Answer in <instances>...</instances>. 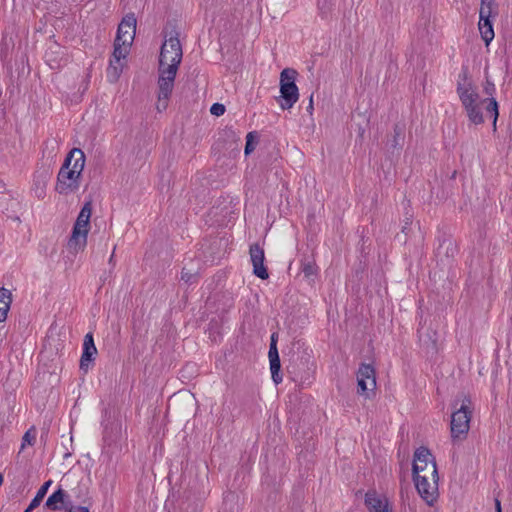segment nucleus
<instances>
[{"instance_id": "obj_25", "label": "nucleus", "mask_w": 512, "mask_h": 512, "mask_svg": "<svg viewBox=\"0 0 512 512\" xmlns=\"http://www.w3.org/2000/svg\"><path fill=\"white\" fill-rule=\"evenodd\" d=\"M36 439V430L34 428L26 431L22 438L21 449H24L26 445H32Z\"/></svg>"}, {"instance_id": "obj_38", "label": "nucleus", "mask_w": 512, "mask_h": 512, "mask_svg": "<svg viewBox=\"0 0 512 512\" xmlns=\"http://www.w3.org/2000/svg\"><path fill=\"white\" fill-rule=\"evenodd\" d=\"M484 2H485V0H482V3H484Z\"/></svg>"}, {"instance_id": "obj_14", "label": "nucleus", "mask_w": 512, "mask_h": 512, "mask_svg": "<svg viewBox=\"0 0 512 512\" xmlns=\"http://www.w3.org/2000/svg\"><path fill=\"white\" fill-rule=\"evenodd\" d=\"M91 214H92V202L87 201L84 203L83 207L81 208V210L77 216V219L73 225V229L84 230V231L89 232Z\"/></svg>"}, {"instance_id": "obj_18", "label": "nucleus", "mask_w": 512, "mask_h": 512, "mask_svg": "<svg viewBox=\"0 0 512 512\" xmlns=\"http://www.w3.org/2000/svg\"><path fill=\"white\" fill-rule=\"evenodd\" d=\"M11 301V292L8 289L0 288V322H3L7 318Z\"/></svg>"}, {"instance_id": "obj_7", "label": "nucleus", "mask_w": 512, "mask_h": 512, "mask_svg": "<svg viewBox=\"0 0 512 512\" xmlns=\"http://www.w3.org/2000/svg\"><path fill=\"white\" fill-rule=\"evenodd\" d=\"M178 70L172 68H159L158 102L157 109L163 111L168 106V100L174 87V80Z\"/></svg>"}, {"instance_id": "obj_12", "label": "nucleus", "mask_w": 512, "mask_h": 512, "mask_svg": "<svg viewBox=\"0 0 512 512\" xmlns=\"http://www.w3.org/2000/svg\"><path fill=\"white\" fill-rule=\"evenodd\" d=\"M97 353L94 339L91 333H88L84 337L83 342V353L80 359V368L87 370L89 363L93 360L94 355Z\"/></svg>"}, {"instance_id": "obj_17", "label": "nucleus", "mask_w": 512, "mask_h": 512, "mask_svg": "<svg viewBox=\"0 0 512 512\" xmlns=\"http://www.w3.org/2000/svg\"><path fill=\"white\" fill-rule=\"evenodd\" d=\"M364 380L369 383L371 387H376V373L372 365L363 363L357 371V379Z\"/></svg>"}, {"instance_id": "obj_33", "label": "nucleus", "mask_w": 512, "mask_h": 512, "mask_svg": "<svg viewBox=\"0 0 512 512\" xmlns=\"http://www.w3.org/2000/svg\"><path fill=\"white\" fill-rule=\"evenodd\" d=\"M39 505H33V500L30 502L29 506L27 507V509L25 510V512H31L33 511L35 508H37Z\"/></svg>"}, {"instance_id": "obj_21", "label": "nucleus", "mask_w": 512, "mask_h": 512, "mask_svg": "<svg viewBox=\"0 0 512 512\" xmlns=\"http://www.w3.org/2000/svg\"><path fill=\"white\" fill-rule=\"evenodd\" d=\"M301 267H302V272H303L304 276L308 280H312V278L314 276H316V274L318 272V267L315 264V262L312 260L302 262Z\"/></svg>"}, {"instance_id": "obj_29", "label": "nucleus", "mask_w": 512, "mask_h": 512, "mask_svg": "<svg viewBox=\"0 0 512 512\" xmlns=\"http://www.w3.org/2000/svg\"><path fill=\"white\" fill-rule=\"evenodd\" d=\"M480 20L489 19L491 15V7L490 5L482 6L480 9Z\"/></svg>"}, {"instance_id": "obj_2", "label": "nucleus", "mask_w": 512, "mask_h": 512, "mask_svg": "<svg viewBox=\"0 0 512 512\" xmlns=\"http://www.w3.org/2000/svg\"><path fill=\"white\" fill-rule=\"evenodd\" d=\"M137 20L133 13L126 15L118 25L112 57L107 68V79L116 82L123 70L124 60L130 52L136 34Z\"/></svg>"}, {"instance_id": "obj_11", "label": "nucleus", "mask_w": 512, "mask_h": 512, "mask_svg": "<svg viewBox=\"0 0 512 512\" xmlns=\"http://www.w3.org/2000/svg\"><path fill=\"white\" fill-rule=\"evenodd\" d=\"M70 502L71 498L67 492L59 488L48 497L45 506L50 510H64L66 512Z\"/></svg>"}, {"instance_id": "obj_3", "label": "nucleus", "mask_w": 512, "mask_h": 512, "mask_svg": "<svg viewBox=\"0 0 512 512\" xmlns=\"http://www.w3.org/2000/svg\"><path fill=\"white\" fill-rule=\"evenodd\" d=\"M85 166V154L79 148H73L62 164L56 183V191L67 195L76 192L80 187V179Z\"/></svg>"}, {"instance_id": "obj_34", "label": "nucleus", "mask_w": 512, "mask_h": 512, "mask_svg": "<svg viewBox=\"0 0 512 512\" xmlns=\"http://www.w3.org/2000/svg\"><path fill=\"white\" fill-rule=\"evenodd\" d=\"M495 512H501V502L498 499H495Z\"/></svg>"}, {"instance_id": "obj_30", "label": "nucleus", "mask_w": 512, "mask_h": 512, "mask_svg": "<svg viewBox=\"0 0 512 512\" xmlns=\"http://www.w3.org/2000/svg\"><path fill=\"white\" fill-rule=\"evenodd\" d=\"M495 85L489 79H486V83L484 85V91L487 95L492 96L495 93Z\"/></svg>"}, {"instance_id": "obj_13", "label": "nucleus", "mask_w": 512, "mask_h": 512, "mask_svg": "<svg viewBox=\"0 0 512 512\" xmlns=\"http://www.w3.org/2000/svg\"><path fill=\"white\" fill-rule=\"evenodd\" d=\"M87 238V231L72 229V234L67 243L68 250L74 254L83 251L87 245Z\"/></svg>"}, {"instance_id": "obj_35", "label": "nucleus", "mask_w": 512, "mask_h": 512, "mask_svg": "<svg viewBox=\"0 0 512 512\" xmlns=\"http://www.w3.org/2000/svg\"><path fill=\"white\" fill-rule=\"evenodd\" d=\"M312 99H313V96L311 95L310 103H309V107H308L309 109H313V100Z\"/></svg>"}, {"instance_id": "obj_36", "label": "nucleus", "mask_w": 512, "mask_h": 512, "mask_svg": "<svg viewBox=\"0 0 512 512\" xmlns=\"http://www.w3.org/2000/svg\"><path fill=\"white\" fill-rule=\"evenodd\" d=\"M114 251H115V249L113 250V253H112V255H111L110 259H109V261H110V262L113 260V257H114Z\"/></svg>"}, {"instance_id": "obj_8", "label": "nucleus", "mask_w": 512, "mask_h": 512, "mask_svg": "<svg viewBox=\"0 0 512 512\" xmlns=\"http://www.w3.org/2000/svg\"><path fill=\"white\" fill-rule=\"evenodd\" d=\"M415 487L421 498L428 504L433 505L438 496V472L423 474L414 477Z\"/></svg>"}, {"instance_id": "obj_26", "label": "nucleus", "mask_w": 512, "mask_h": 512, "mask_svg": "<svg viewBox=\"0 0 512 512\" xmlns=\"http://www.w3.org/2000/svg\"><path fill=\"white\" fill-rule=\"evenodd\" d=\"M210 112L212 115L221 116L225 113V106L220 103H214L210 108Z\"/></svg>"}, {"instance_id": "obj_27", "label": "nucleus", "mask_w": 512, "mask_h": 512, "mask_svg": "<svg viewBox=\"0 0 512 512\" xmlns=\"http://www.w3.org/2000/svg\"><path fill=\"white\" fill-rule=\"evenodd\" d=\"M394 133H395V136H394V146H397V145H399V140L403 139V129H402V127H400L399 125H396L394 127Z\"/></svg>"}, {"instance_id": "obj_19", "label": "nucleus", "mask_w": 512, "mask_h": 512, "mask_svg": "<svg viewBox=\"0 0 512 512\" xmlns=\"http://www.w3.org/2000/svg\"><path fill=\"white\" fill-rule=\"evenodd\" d=\"M479 30L482 39L486 45H489L494 38V31L490 19L479 20Z\"/></svg>"}, {"instance_id": "obj_37", "label": "nucleus", "mask_w": 512, "mask_h": 512, "mask_svg": "<svg viewBox=\"0 0 512 512\" xmlns=\"http://www.w3.org/2000/svg\"><path fill=\"white\" fill-rule=\"evenodd\" d=\"M2 482H3V476H2V474L0 473V485L2 484Z\"/></svg>"}, {"instance_id": "obj_28", "label": "nucleus", "mask_w": 512, "mask_h": 512, "mask_svg": "<svg viewBox=\"0 0 512 512\" xmlns=\"http://www.w3.org/2000/svg\"><path fill=\"white\" fill-rule=\"evenodd\" d=\"M66 512H89V508L84 506H75L71 501L69 506H67Z\"/></svg>"}, {"instance_id": "obj_23", "label": "nucleus", "mask_w": 512, "mask_h": 512, "mask_svg": "<svg viewBox=\"0 0 512 512\" xmlns=\"http://www.w3.org/2000/svg\"><path fill=\"white\" fill-rule=\"evenodd\" d=\"M258 140L257 132H249L246 136L245 154L249 155L254 151Z\"/></svg>"}, {"instance_id": "obj_6", "label": "nucleus", "mask_w": 512, "mask_h": 512, "mask_svg": "<svg viewBox=\"0 0 512 512\" xmlns=\"http://www.w3.org/2000/svg\"><path fill=\"white\" fill-rule=\"evenodd\" d=\"M297 72L294 69L286 68L280 74V93L283 102L282 109H290L298 101L299 92L295 84Z\"/></svg>"}, {"instance_id": "obj_1", "label": "nucleus", "mask_w": 512, "mask_h": 512, "mask_svg": "<svg viewBox=\"0 0 512 512\" xmlns=\"http://www.w3.org/2000/svg\"><path fill=\"white\" fill-rule=\"evenodd\" d=\"M457 95L462 107L471 123L474 125L483 124L485 117L493 119V127L499 116L498 103L494 97L481 98L477 87L468 77V72L463 69L457 80Z\"/></svg>"}, {"instance_id": "obj_10", "label": "nucleus", "mask_w": 512, "mask_h": 512, "mask_svg": "<svg viewBox=\"0 0 512 512\" xmlns=\"http://www.w3.org/2000/svg\"><path fill=\"white\" fill-rule=\"evenodd\" d=\"M249 253L254 275L262 280H266L269 277V274L264 266V250L258 244H253L250 246Z\"/></svg>"}, {"instance_id": "obj_4", "label": "nucleus", "mask_w": 512, "mask_h": 512, "mask_svg": "<svg viewBox=\"0 0 512 512\" xmlns=\"http://www.w3.org/2000/svg\"><path fill=\"white\" fill-rule=\"evenodd\" d=\"M458 402L459 400L455 401L453 406L456 410L451 415L450 430L453 442L462 441L466 438L472 417V403L470 397L463 396L460 400V406L457 408Z\"/></svg>"}, {"instance_id": "obj_31", "label": "nucleus", "mask_w": 512, "mask_h": 512, "mask_svg": "<svg viewBox=\"0 0 512 512\" xmlns=\"http://www.w3.org/2000/svg\"><path fill=\"white\" fill-rule=\"evenodd\" d=\"M193 278V275L188 273V272H185L184 270L182 271L181 273V279L184 280L185 282H190Z\"/></svg>"}, {"instance_id": "obj_16", "label": "nucleus", "mask_w": 512, "mask_h": 512, "mask_svg": "<svg viewBox=\"0 0 512 512\" xmlns=\"http://www.w3.org/2000/svg\"><path fill=\"white\" fill-rule=\"evenodd\" d=\"M365 504L370 512H387V504L378 497L375 491L366 493Z\"/></svg>"}, {"instance_id": "obj_24", "label": "nucleus", "mask_w": 512, "mask_h": 512, "mask_svg": "<svg viewBox=\"0 0 512 512\" xmlns=\"http://www.w3.org/2000/svg\"><path fill=\"white\" fill-rule=\"evenodd\" d=\"M51 484H52V480H48L40 487V489L37 491L35 497L32 499L33 505H40V503L42 502L43 498L45 497V495L48 491V488L50 487Z\"/></svg>"}, {"instance_id": "obj_32", "label": "nucleus", "mask_w": 512, "mask_h": 512, "mask_svg": "<svg viewBox=\"0 0 512 512\" xmlns=\"http://www.w3.org/2000/svg\"><path fill=\"white\" fill-rule=\"evenodd\" d=\"M273 345L274 347H277V335L275 333L271 335V342L269 348H272Z\"/></svg>"}, {"instance_id": "obj_9", "label": "nucleus", "mask_w": 512, "mask_h": 512, "mask_svg": "<svg viewBox=\"0 0 512 512\" xmlns=\"http://www.w3.org/2000/svg\"><path fill=\"white\" fill-rule=\"evenodd\" d=\"M412 470L413 478L437 472L435 458L427 448L420 447L415 451Z\"/></svg>"}, {"instance_id": "obj_20", "label": "nucleus", "mask_w": 512, "mask_h": 512, "mask_svg": "<svg viewBox=\"0 0 512 512\" xmlns=\"http://www.w3.org/2000/svg\"><path fill=\"white\" fill-rule=\"evenodd\" d=\"M334 0H317L318 13L322 19H328L333 11Z\"/></svg>"}, {"instance_id": "obj_15", "label": "nucleus", "mask_w": 512, "mask_h": 512, "mask_svg": "<svg viewBox=\"0 0 512 512\" xmlns=\"http://www.w3.org/2000/svg\"><path fill=\"white\" fill-rule=\"evenodd\" d=\"M268 357L272 379L275 384H279L282 382V376L280 375L281 365L277 347L273 345L272 348H269Z\"/></svg>"}, {"instance_id": "obj_5", "label": "nucleus", "mask_w": 512, "mask_h": 512, "mask_svg": "<svg viewBox=\"0 0 512 512\" xmlns=\"http://www.w3.org/2000/svg\"><path fill=\"white\" fill-rule=\"evenodd\" d=\"M164 38L160 51L159 68L174 66V69L178 70L183 55L178 33L174 30L166 32Z\"/></svg>"}, {"instance_id": "obj_22", "label": "nucleus", "mask_w": 512, "mask_h": 512, "mask_svg": "<svg viewBox=\"0 0 512 512\" xmlns=\"http://www.w3.org/2000/svg\"><path fill=\"white\" fill-rule=\"evenodd\" d=\"M376 387H371L369 383L364 380L357 379V393L365 398H369V393H373Z\"/></svg>"}]
</instances>
